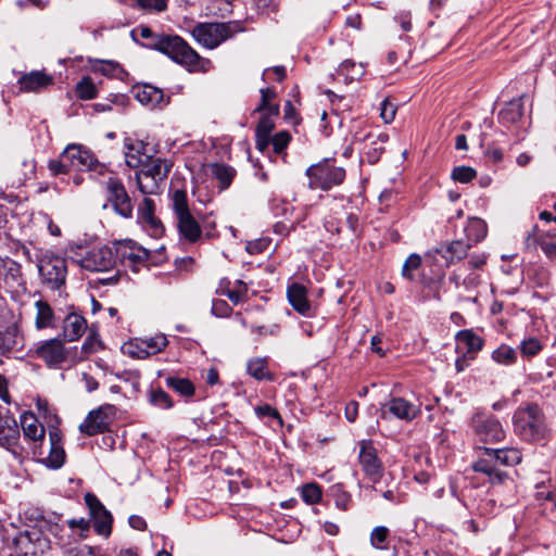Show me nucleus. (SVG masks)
Wrapping results in <instances>:
<instances>
[{"mask_svg":"<svg viewBox=\"0 0 556 556\" xmlns=\"http://www.w3.org/2000/svg\"><path fill=\"white\" fill-rule=\"evenodd\" d=\"M172 208L180 236L189 242L198 241L201 237L202 229L190 212L186 191L175 190L173 192Z\"/></svg>","mask_w":556,"mask_h":556,"instance_id":"obj_5","label":"nucleus"},{"mask_svg":"<svg viewBox=\"0 0 556 556\" xmlns=\"http://www.w3.org/2000/svg\"><path fill=\"white\" fill-rule=\"evenodd\" d=\"M542 346L538 339L530 338L521 343V351L525 355L533 356L541 351Z\"/></svg>","mask_w":556,"mask_h":556,"instance_id":"obj_54","label":"nucleus"},{"mask_svg":"<svg viewBox=\"0 0 556 556\" xmlns=\"http://www.w3.org/2000/svg\"><path fill=\"white\" fill-rule=\"evenodd\" d=\"M396 114V108L389 100H383L380 106V116L384 123H391Z\"/></svg>","mask_w":556,"mask_h":556,"instance_id":"obj_53","label":"nucleus"},{"mask_svg":"<svg viewBox=\"0 0 556 556\" xmlns=\"http://www.w3.org/2000/svg\"><path fill=\"white\" fill-rule=\"evenodd\" d=\"M143 146L141 142L134 144L130 139L125 141V163L130 168H138L144 162L141 150Z\"/></svg>","mask_w":556,"mask_h":556,"instance_id":"obj_35","label":"nucleus"},{"mask_svg":"<svg viewBox=\"0 0 556 556\" xmlns=\"http://www.w3.org/2000/svg\"><path fill=\"white\" fill-rule=\"evenodd\" d=\"M254 410H255V414L257 417H260V418L268 417V418L275 419L279 426H282V419H281L280 414L278 413V410L276 408H274L269 404L256 406L254 408Z\"/></svg>","mask_w":556,"mask_h":556,"instance_id":"obj_49","label":"nucleus"},{"mask_svg":"<svg viewBox=\"0 0 556 556\" xmlns=\"http://www.w3.org/2000/svg\"><path fill=\"white\" fill-rule=\"evenodd\" d=\"M48 167L53 176L65 174L71 168L67 160L63 156V153L60 155V159L49 161Z\"/></svg>","mask_w":556,"mask_h":556,"instance_id":"obj_51","label":"nucleus"},{"mask_svg":"<svg viewBox=\"0 0 556 556\" xmlns=\"http://www.w3.org/2000/svg\"><path fill=\"white\" fill-rule=\"evenodd\" d=\"M291 136L288 131H280L276 134L274 137H270V142L273 144L275 153H281L288 146Z\"/></svg>","mask_w":556,"mask_h":556,"instance_id":"obj_50","label":"nucleus"},{"mask_svg":"<svg viewBox=\"0 0 556 556\" xmlns=\"http://www.w3.org/2000/svg\"><path fill=\"white\" fill-rule=\"evenodd\" d=\"M472 427L481 442L497 443L505 438V431L501 422L493 416L476 414L472 417Z\"/></svg>","mask_w":556,"mask_h":556,"instance_id":"obj_8","label":"nucleus"},{"mask_svg":"<svg viewBox=\"0 0 556 556\" xmlns=\"http://www.w3.org/2000/svg\"><path fill=\"white\" fill-rule=\"evenodd\" d=\"M20 348H22V338L16 326H10L0 331V350L2 353H9Z\"/></svg>","mask_w":556,"mask_h":556,"instance_id":"obj_32","label":"nucleus"},{"mask_svg":"<svg viewBox=\"0 0 556 556\" xmlns=\"http://www.w3.org/2000/svg\"><path fill=\"white\" fill-rule=\"evenodd\" d=\"M140 225L152 238H160L165 231L162 222L156 216L146 219Z\"/></svg>","mask_w":556,"mask_h":556,"instance_id":"obj_46","label":"nucleus"},{"mask_svg":"<svg viewBox=\"0 0 556 556\" xmlns=\"http://www.w3.org/2000/svg\"><path fill=\"white\" fill-rule=\"evenodd\" d=\"M105 185L108 200L112 204L114 211L125 218L131 217L134 206L123 182L115 177H110Z\"/></svg>","mask_w":556,"mask_h":556,"instance_id":"obj_9","label":"nucleus"},{"mask_svg":"<svg viewBox=\"0 0 556 556\" xmlns=\"http://www.w3.org/2000/svg\"><path fill=\"white\" fill-rule=\"evenodd\" d=\"M143 9L163 11L166 9V0H137Z\"/></svg>","mask_w":556,"mask_h":556,"instance_id":"obj_58","label":"nucleus"},{"mask_svg":"<svg viewBox=\"0 0 556 556\" xmlns=\"http://www.w3.org/2000/svg\"><path fill=\"white\" fill-rule=\"evenodd\" d=\"M21 424L25 438H28L33 441L43 439L45 428L34 415H24L22 417Z\"/></svg>","mask_w":556,"mask_h":556,"instance_id":"obj_33","label":"nucleus"},{"mask_svg":"<svg viewBox=\"0 0 556 556\" xmlns=\"http://www.w3.org/2000/svg\"><path fill=\"white\" fill-rule=\"evenodd\" d=\"M63 156L67 160L70 167L77 170H99V173H102L104 168L91 151L80 144L67 146L63 151Z\"/></svg>","mask_w":556,"mask_h":556,"instance_id":"obj_12","label":"nucleus"},{"mask_svg":"<svg viewBox=\"0 0 556 556\" xmlns=\"http://www.w3.org/2000/svg\"><path fill=\"white\" fill-rule=\"evenodd\" d=\"M149 399L152 405L162 409L172 408L174 405L170 396L161 388L152 389Z\"/></svg>","mask_w":556,"mask_h":556,"instance_id":"obj_40","label":"nucleus"},{"mask_svg":"<svg viewBox=\"0 0 556 556\" xmlns=\"http://www.w3.org/2000/svg\"><path fill=\"white\" fill-rule=\"evenodd\" d=\"M302 498L307 504H316L321 498V489L317 483H306L302 488Z\"/></svg>","mask_w":556,"mask_h":556,"instance_id":"obj_44","label":"nucleus"},{"mask_svg":"<svg viewBox=\"0 0 556 556\" xmlns=\"http://www.w3.org/2000/svg\"><path fill=\"white\" fill-rule=\"evenodd\" d=\"M492 358L503 365L513 364L516 359V352L514 349L507 345H501L492 353Z\"/></svg>","mask_w":556,"mask_h":556,"instance_id":"obj_42","label":"nucleus"},{"mask_svg":"<svg viewBox=\"0 0 556 556\" xmlns=\"http://www.w3.org/2000/svg\"><path fill=\"white\" fill-rule=\"evenodd\" d=\"M481 451V456L471 466L473 471L484 475L492 484L502 483L507 478V473L501 469L494 458L493 448L483 447Z\"/></svg>","mask_w":556,"mask_h":556,"instance_id":"obj_17","label":"nucleus"},{"mask_svg":"<svg viewBox=\"0 0 556 556\" xmlns=\"http://www.w3.org/2000/svg\"><path fill=\"white\" fill-rule=\"evenodd\" d=\"M350 501H351V495L348 492H345L341 489H338L336 491L334 503L338 508H340L342 510H346L349 507Z\"/></svg>","mask_w":556,"mask_h":556,"instance_id":"obj_55","label":"nucleus"},{"mask_svg":"<svg viewBox=\"0 0 556 556\" xmlns=\"http://www.w3.org/2000/svg\"><path fill=\"white\" fill-rule=\"evenodd\" d=\"M287 296L291 306L300 314L308 316L311 312V303L307 300L305 287L300 283L289 286Z\"/></svg>","mask_w":556,"mask_h":556,"instance_id":"obj_24","label":"nucleus"},{"mask_svg":"<svg viewBox=\"0 0 556 556\" xmlns=\"http://www.w3.org/2000/svg\"><path fill=\"white\" fill-rule=\"evenodd\" d=\"M244 30L240 21L224 23H198L191 34L193 38L207 49H215L227 39Z\"/></svg>","mask_w":556,"mask_h":556,"instance_id":"obj_4","label":"nucleus"},{"mask_svg":"<svg viewBox=\"0 0 556 556\" xmlns=\"http://www.w3.org/2000/svg\"><path fill=\"white\" fill-rule=\"evenodd\" d=\"M481 451V456L471 466L473 471L484 475L492 484L502 483L507 478V473L501 469L494 458L493 448L483 447Z\"/></svg>","mask_w":556,"mask_h":556,"instance_id":"obj_16","label":"nucleus"},{"mask_svg":"<svg viewBox=\"0 0 556 556\" xmlns=\"http://www.w3.org/2000/svg\"><path fill=\"white\" fill-rule=\"evenodd\" d=\"M277 115L273 114H262L256 126L255 137H256V148L260 151H264L270 142V132L275 127L274 117Z\"/></svg>","mask_w":556,"mask_h":556,"instance_id":"obj_27","label":"nucleus"},{"mask_svg":"<svg viewBox=\"0 0 556 556\" xmlns=\"http://www.w3.org/2000/svg\"><path fill=\"white\" fill-rule=\"evenodd\" d=\"M421 265V257L418 254H410L405 261L402 274L408 279H413L412 271L417 269Z\"/></svg>","mask_w":556,"mask_h":556,"instance_id":"obj_52","label":"nucleus"},{"mask_svg":"<svg viewBox=\"0 0 556 556\" xmlns=\"http://www.w3.org/2000/svg\"><path fill=\"white\" fill-rule=\"evenodd\" d=\"M359 465L364 475L372 483H378L383 476V465L377 455V450L370 441H363L358 455Z\"/></svg>","mask_w":556,"mask_h":556,"instance_id":"obj_11","label":"nucleus"},{"mask_svg":"<svg viewBox=\"0 0 556 556\" xmlns=\"http://www.w3.org/2000/svg\"><path fill=\"white\" fill-rule=\"evenodd\" d=\"M86 319L76 313L68 314L63 324V333L67 341L78 340L86 331Z\"/></svg>","mask_w":556,"mask_h":556,"instance_id":"obj_25","label":"nucleus"},{"mask_svg":"<svg viewBox=\"0 0 556 556\" xmlns=\"http://www.w3.org/2000/svg\"><path fill=\"white\" fill-rule=\"evenodd\" d=\"M131 36L136 41L144 40L141 42L142 46L166 54L190 72L206 73L212 66L210 60L201 58L197 51L177 35L155 34L150 27L139 25L131 30Z\"/></svg>","mask_w":556,"mask_h":556,"instance_id":"obj_1","label":"nucleus"},{"mask_svg":"<svg viewBox=\"0 0 556 556\" xmlns=\"http://www.w3.org/2000/svg\"><path fill=\"white\" fill-rule=\"evenodd\" d=\"M39 273L43 282L51 290H58L65 285L67 275L66 261L60 256H45L40 261Z\"/></svg>","mask_w":556,"mask_h":556,"instance_id":"obj_7","label":"nucleus"},{"mask_svg":"<svg viewBox=\"0 0 556 556\" xmlns=\"http://www.w3.org/2000/svg\"><path fill=\"white\" fill-rule=\"evenodd\" d=\"M486 224L480 218H471L465 228L466 242L471 247L482 241L486 236Z\"/></svg>","mask_w":556,"mask_h":556,"instance_id":"obj_34","label":"nucleus"},{"mask_svg":"<svg viewBox=\"0 0 556 556\" xmlns=\"http://www.w3.org/2000/svg\"><path fill=\"white\" fill-rule=\"evenodd\" d=\"M486 262V257L483 254H472L466 265L463 267H466L469 270L476 271V269L481 268Z\"/></svg>","mask_w":556,"mask_h":556,"instance_id":"obj_57","label":"nucleus"},{"mask_svg":"<svg viewBox=\"0 0 556 556\" xmlns=\"http://www.w3.org/2000/svg\"><path fill=\"white\" fill-rule=\"evenodd\" d=\"M76 92L83 100H91L97 97V88L89 77H84L77 84Z\"/></svg>","mask_w":556,"mask_h":556,"instance_id":"obj_41","label":"nucleus"},{"mask_svg":"<svg viewBox=\"0 0 556 556\" xmlns=\"http://www.w3.org/2000/svg\"><path fill=\"white\" fill-rule=\"evenodd\" d=\"M115 264L116 253L109 247L93 249L79 261L80 267L89 271H110Z\"/></svg>","mask_w":556,"mask_h":556,"instance_id":"obj_14","label":"nucleus"},{"mask_svg":"<svg viewBox=\"0 0 556 556\" xmlns=\"http://www.w3.org/2000/svg\"><path fill=\"white\" fill-rule=\"evenodd\" d=\"M457 349L463 351L465 354L473 355L480 351L483 346V340L477 336L472 330H460L456 334Z\"/></svg>","mask_w":556,"mask_h":556,"instance_id":"obj_26","label":"nucleus"},{"mask_svg":"<svg viewBox=\"0 0 556 556\" xmlns=\"http://www.w3.org/2000/svg\"><path fill=\"white\" fill-rule=\"evenodd\" d=\"M35 306L37 308L36 327L38 329L50 327L53 320V311L51 306L45 301H37Z\"/></svg>","mask_w":556,"mask_h":556,"instance_id":"obj_38","label":"nucleus"},{"mask_svg":"<svg viewBox=\"0 0 556 556\" xmlns=\"http://www.w3.org/2000/svg\"><path fill=\"white\" fill-rule=\"evenodd\" d=\"M254 113L278 115L279 106L277 104H270L267 100H264L263 98H261V103L254 110Z\"/></svg>","mask_w":556,"mask_h":556,"instance_id":"obj_56","label":"nucleus"},{"mask_svg":"<svg viewBox=\"0 0 556 556\" xmlns=\"http://www.w3.org/2000/svg\"><path fill=\"white\" fill-rule=\"evenodd\" d=\"M208 169L211 175L218 180L220 190L227 189L236 175V170L226 164L213 163L208 165Z\"/></svg>","mask_w":556,"mask_h":556,"instance_id":"obj_31","label":"nucleus"},{"mask_svg":"<svg viewBox=\"0 0 556 556\" xmlns=\"http://www.w3.org/2000/svg\"><path fill=\"white\" fill-rule=\"evenodd\" d=\"M344 415L348 421L354 422L358 415V403L351 401L345 405Z\"/></svg>","mask_w":556,"mask_h":556,"instance_id":"obj_61","label":"nucleus"},{"mask_svg":"<svg viewBox=\"0 0 556 556\" xmlns=\"http://www.w3.org/2000/svg\"><path fill=\"white\" fill-rule=\"evenodd\" d=\"M172 162L161 157L146 156V162L136 172V181L142 194H157L172 169Z\"/></svg>","mask_w":556,"mask_h":556,"instance_id":"obj_2","label":"nucleus"},{"mask_svg":"<svg viewBox=\"0 0 556 556\" xmlns=\"http://www.w3.org/2000/svg\"><path fill=\"white\" fill-rule=\"evenodd\" d=\"M476 176L477 172L470 166H457L451 174L452 179L460 184H467L476 178Z\"/></svg>","mask_w":556,"mask_h":556,"instance_id":"obj_45","label":"nucleus"},{"mask_svg":"<svg viewBox=\"0 0 556 556\" xmlns=\"http://www.w3.org/2000/svg\"><path fill=\"white\" fill-rule=\"evenodd\" d=\"M450 280L453 281L457 288L464 287L467 291H471L479 286L480 275L466 267H459L453 271Z\"/></svg>","mask_w":556,"mask_h":556,"instance_id":"obj_28","label":"nucleus"},{"mask_svg":"<svg viewBox=\"0 0 556 556\" xmlns=\"http://www.w3.org/2000/svg\"><path fill=\"white\" fill-rule=\"evenodd\" d=\"M53 81L52 75L43 71H31L21 75L17 84L22 92H41L51 86Z\"/></svg>","mask_w":556,"mask_h":556,"instance_id":"obj_20","label":"nucleus"},{"mask_svg":"<svg viewBox=\"0 0 556 556\" xmlns=\"http://www.w3.org/2000/svg\"><path fill=\"white\" fill-rule=\"evenodd\" d=\"M85 502L93 520V528L100 535L108 538L112 532V515L92 493L85 495Z\"/></svg>","mask_w":556,"mask_h":556,"instance_id":"obj_15","label":"nucleus"},{"mask_svg":"<svg viewBox=\"0 0 556 556\" xmlns=\"http://www.w3.org/2000/svg\"><path fill=\"white\" fill-rule=\"evenodd\" d=\"M149 255L147 249L137 245L131 240L116 247V258H119L122 265L134 273H138L141 266H146Z\"/></svg>","mask_w":556,"mask_h":556,"instance_id":"obj_13","label":"nucleus"},{"mask_svg":"<svg viewBox=\"0 0 556 556\" xmlns=\"http://www.w3.org/2000/svg\"><path fill=\"white\" fill-rule=\"evenodd\" d=\"M274 213L276 216H281L285 218L283 222L290 223V222H296V224L300 222V217H296L294 219H291L290 217L294 213V207L289 202H281L277 203L274 206Z\"/></svg>","mask_w":556,"mask_h":556,"instance_id":"obj_48","label":"nucleus"},{"mask_svg":"<svg viewBox=\"0 0 556 556\" xmlns=\"http://www.w3.org/2000/svg\"><path fill=\"white\" fill-rule=\"evenodd\" d=\"M515 432L526 441L539 442L547 435L544 416L536 405H528L514 415Z\"/></svg>","mask_w":556,"mask_h":556,"instance_id":"obj_3","label":"nucleus"},{"mask_svg":"<svg viewBox=\"0 0 556 556\" xmlns=\"http://www.w3.org/2000/svg\"><path fill=\"white\" fill-rule=\"evenodd\" d=\"M470 248V242H466L464 240H454L445 245H442L441 249L437 250V252L441 254V256L446 261L447 265H451L466 257Z\"/></svg>","mask_w":556,"mask_h":556,"instance_id":"obj_23","label":"nucleus"},{"mask_svg":"<svg viewBox=\"0 0 556 556\" xmlns=\"http://www.w3.org/2000/svg\"><path fill=\"white\" fill-rule=\"evenodd\" d=\"M311 189L329 190L345 179V169L330 162H321L306 169Z\"/></svg>","mask_w":556,"mask_h":556,"instance_id":"obj_6","label":"nucleus"},{"mask_svg":"<svg viewBox=\"0 0 556 556\" xmlns=\"http://www.w3.org/2000/svg\"><path fill=\"white\" fill-rule=\"evenodd\" d=\"M389 535V529L383 526H379L372 529L370 533V543L375 548L386 549L387 539Z\"/></svg>","mask_w":556,"mask_h":556,"instance_id":"obj_43","label":"nucleus"},{"mask_svg":"<svg viewBox=\"0 0 556 556\" xmlns=\"http://www.w3.org/2000/svg\"><path fill=\"white\" fill-rule=\"evenodd\" d=\"M541 239L542 236L539 235V227L534 226L532 231L528 235L526 239V247L528 249H535L538 245H540Z\"/></svg>","mask_w":556,"mask_h":556,"instance_id":"obj_62","label":"nucleus"},{"mask_svg":"<svg viewBox=\"0 0 556 556\" xmlns=\"http://www.w3.org/2000/svg\"><path fill=\"white\" fill-rule=\"evenodd\" d=\"M540 247L547 257H556V242L549 241L542 237L540 240Z\"/></svg>","mask_w":556,"mask_h":556,"instance_id":"obj_60","label":"nucleus"},{"mask_svg":"<svg viewBox=\"0 0 556 556\" xmlns=\"http://www.w3.org/2000/svg\"><path fill=\"white\" fill-rule=\"evenodd\" d=\"M493 456L498 466H513L521 462V453L517 448L493 450Z\"/></svg>","mask_w":556,"mask_h":556,"instance_id":"obj_37","label":"nucleus"},{"mask_svg":"<svg viewBox=\"0 0 556 556\" xmlns=\"http://www.w3.org/2000/svg\"><path fill=\"white\" fill-rule=\"evenodd\" d=\"M136 99L143 105L151 109H163L169 103V96H165L162 89L151 85H143L138 88Z\"/></svg>","mask_w":556,"mask_h":556,"instance_id":"obj_22","label":"nucleus"},{"mask_svg":"<svg viewBox=\"0 0 556 556\" xmlns=\"http://www.w3.org/2000/svg\"><path fill=\"white\" fill-rule=\"evenodd\" d=\"M296 226V222H278L275 225V231L280 235H288L291 230H294Z\"/></svg>","mask_w":556,"mask_h":556,"instance_id":"obj_63","label":"nucleus"},{"mask_svg":"<svg viewBox=\"0 0 556 556\" xmlns=\"http://www.w3.org/2000/svg\"><path fill=\"white\" fill-rule=\"evenodd\" d=\"M100 345V341L98 340L96 334H89L81 350L86 355L92 354L97 351V346Z\"/></svg>","mask_w":556,"mask_h":556,"instance_id":"obj_59","label":"nucleus"},{"mask_svg":"<svg viewBox=\"0 0 556 556\" xmlns=\"http://www.w3.org/2000/svg\"><path fill=\"white\" fill-rule=\"evenodd\" d=\"M388 413L396 418L410 421L420 410L416 405L402 397H393L382 407V416H386Z\"/></svg>","mask_w":556,"mask_h":556,"instance_id":"obj_21","label":"nucleus"},{"mask_svg":"<svg viewBox=\"0 0 556 556\" xmlns=\"http://www.w3.org/2000/svg\"><path fill=\"white\" fill-rule=\"evenodd\" d=\"M67 525L71 529H75V528H78L80 529L81 531H88L89 528H90V523L88 520H86L85 518H79V519H71L67 521Z\"/></svg>","mask_w":556,"mask_h":556,"instance_id":"obj_64","label":"nucleus"},{"mask_svg":"<svg viewBox=\"0 0 556 556\" xmlns=\"http://www.w3.org/2000/svg\"><path fill=\"white\" fill-rule=\"evenodd\" d=\"M35 352L49 367L58 366L66 359L64 344L56 338L38 343Z\"/></svg>","mask_w":556,"mask_h":556,"instance_id":"obj_18","label":"nucleus"},{"mask_svg":"<svg viewBox=\"0 0 556 556\" xmlns=\"http://www.w3.org/2000/svg\"><path fill=\"white\" fill-rule=\"evenodd\" d=\"M114 410L113 405L106 404L89 412L79 426L80 432L89 437L104 432L109 428Z\"/></svg>","mask_w":556,"mask_h":556,"instance_id":"obj_10","label":"nucleus"},{"mask_svg":"<svg viewBox=\"0 0 556 556\" xmlns=\"http://www.w3.org/2000/svg\"><path fill=\"white\" fill-rule=\"evenodd\" d=\"M50 452L46 459V464L52 469H59L63 466L66 455L63 446L60 444V437L58 432H50Z\"/></svg>","mask_w":556,"mask_h":556,"instance_id":"obj_29","label":"nucleus"},{"mask_svg":"<svg viewBox=\"0 0 556 556\" xmlns=\"http://www.w3.org/2000/svg\"><path fill=\"white\" fill-rule=\"evenodd\" d=\"M155 203L150 198H144L141 204L138 207V223H142L146 219L152 218L155 216Z\"/></svg>","mask_w":556,"mask_h":556,"instance_id":"obj_47","label":"nucleus"},{"mask_svg":"<svg viewBox=\"0 0 556 556\" xmlns=\"http://www.w3.org/2000/svg\"><path fill=\"white\" fill-rule=\"evenodd\" d=\"M165 382L169 389L187 399L191 397L195 392L194 384L187 378L170 376L166 378Z\"/></svg>","mask_w":556,"mask_h":556,"instance_id":"obj_36","label":"nucleus"},{"mask_svg":"<svg viewBox=\"0 0 556 556\" xmlns=\"http://www.w3.org/2000/svg\"><path fill=\"white\" fill-rule=\"evenodd\" d=\"M523 113V97L509 101L504 109L501 110L498 118L506 124L517 123Z\"/></svg>","mask_w":556,"mask_h":556,"instance_id":"obj_30","label":"nucleus"},{"mask_svg":"<svg viewBox=\"0 0 556 556\" xmlns=\"http://www.w3.org/2000/svg\"><path fill=\"white\" fill-rule=\"evenodd\" d=\"M168 341L166 336L156 334L154 337L140 340L136 345L129 344L127 353L134 358L143 359L163 351Z\"/></svg>","mask_w":556,"mask_h":556,"instance_id":"obj_19","label":"nucleus"},{"mask_svg":"<svg viewBox=\"0 0 556 556\" xmlns=\"http://www.w3.org/2000/svg\"><path fill=\"white\" fill-rule=\"evenodd\" d=\"M248 372L257 380H271V376L267 369V363L264 358L249 361Z\"/></svg>","mask_w":556,"mask_h":556,"instance_id":"obj_39","label":"nucleus"}]
</instances>
